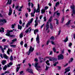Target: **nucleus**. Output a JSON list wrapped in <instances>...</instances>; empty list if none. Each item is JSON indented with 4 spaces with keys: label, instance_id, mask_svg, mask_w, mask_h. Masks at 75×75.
Listing matches in <instances>:
<instances>
[{
    "label": "nucleus",
    "instance_id": "f257e3e1",
    "mask_svg": "<svg viewBox=\"0 0 75 75\" xmlns=\"http://www.w3.org/2000/svg\"><path fill=\"white\" fill-rule=\"evenodd\" d=\"M12 32H13V30H7V32H6V35L12 38L14 37V35L10 34V33H12Z\"/></svg>",
    "mask_w": 75,
    "mask_h": 75
},
{
    "label": "nucleus",
    "instance_id": "f03ea898",
    "mask_svg": "<svg viewBox=\"0 0 75 75\" xmlns=\"http://www.w3.org/2000/svg\"><path fill=\"white\" fill-rule=\"evenodd\" d=\"M70 7L72 10V13L71 14V16H73V17H74L73 15L74 14H75V6H74V4H72V6H70Z\"/></svg>",
    "mask_w": 75,
    "mask_h": 75
},
{
    "label": "nucleus",
    "instance_id": "7ed1b4c3",
    "mask_svg": "<svg viewBox=\"0 0 75 75\" xmlns=\"http://www.w3.org/2000/svg\"><path fill=\"white\" fill-rule=\"evenodd\" d=\"M38 63L36 62L35 63V69L37 70V71H39L40 69H38V68H41V67L40 66H38Z\"/></svg>",
    "mask_w": 75,
    "mask_h": 75
},
{
    "label": "nucleus",
    "instance_id": "20e7f679",
    "mask_svg": "<svg viewBox=\"0 0 75 75\" xmlns=\"http://www.w3.org/2000/svg\"><path fill=\"white\" fill-rule=\"evenodd\" d=\"M34 50V48H32V47L30 46L29 51H28V55H30V54H31V52H33Z\"/></svg>",
    "mask_w": 75,
    "mask_h": 75
},
{
    "label": "nucleus",
    "instance_id": "39448f33",
    "mask_svg": "<svg viewBox=\"0 0 75 75\" xmlns=\"http://www.w3.org/2000/svg\"><path fill=\"white\" fill-rule=\"evenodd\" d=\"M49 61H57V59L55 57H49Z\"/></svg>",
    "mask_w": 75,
    "mask_h": 75
},
{
    "label": "nucleus",
    "instance_id": "423d86ee",
    "mask_svg": "<svg viewBox=\"0 0 75 75\" xmlns=\"http://www.w3.org/2000/svg\"><path fill=\"white\" fill-rule=\"evenodd\" d=\"M58 59L59 60V59H64V56H63V55H62V54H60L58 56Z\"/></svg>",
    "mask_w": 75,
    "mask_h": 75
},
{
    "label": "nucleus",
    "instance_id": "0eeeda50",
    "mask_svg": "<svg viewBox=\"0 0 75 75\" xmlns=\"http://www.w3.org/2000/svg\"><path fill=\"white\" fill-rule=\"evenodd\" d=\"M36 41L38 44H40V38H39V35H37V37L36 38Z\"/></svg>",
    "mask_w": 75,
    "mask_h": 75
},
{
    "label": "nucleus",
    "instance_id": "6e6552de",
    "mask_svg": "<svg viewBox=\"0 0 75 75\" xmlns=\"http://www.w3.org/2000/svg\"><path fill=\"white\" fill-rule=\"evenodd\" d=\"M12 14V10L11 9V8H9V13H8V16H11Z\"/></svg>",
    "mask_w": 75,
    "mask_h": 75
},
{
    "label": "nucleus",
    "instance_id": "1a4fd4ad",
    "mask_svg": "<svg viewBox=\"0 0 75 75\" xmlns=\"http://www.w3.org/2000/svg\"><path fill=\"white\" fill-rule=\"evenodd\" d=\"M26 71H28V72L30 73H33V70L32 69H28L26 70Z\"/></svg>",
    "mask_w": 75,
    "mask_h": 75
},
{
    "label": "nucleus",
    "instance_id": "9d476101",
    "mask_svg": "<svg viewBox=\"0 0 75 75\" xmlns=\"http://www.w3.org/2000/svg\"><path fill=\"white\" fill-rule=\"evenodd\" d=\"M13 65V62H10L8 63V64H7V65L8 66V67L9 68V67H10V66H11Z\"/></svg>",
    "mask_w": 75,
    "mask_h": 75
},
{
    "label": "nucleus",
    "instance_id": "9b49d317",
    "mask_svg": "<svg viewBox=\"0 0 75 75\" xmlns=\"http://www.w3.org/2000/svg\"><path fill=\"white\" fill-rule=\"evenodd\" d=\"M11 4V0H8V2L6 5H8V4Z\"/></svg>",
    "mask_w": 75,
    "mask_h": 75
},
{
    "label": "nucleus",
    "instance_id": "f8f14e48",
    "mask_svg": "<svg viewBox=\"0 0 75 75\" xmlns=\"http://www.w3.org/2000/svg\"><path fill=\"white\" fill-rule=\"evenodd\" d=\"M50 28L52 30L53 29H54V28H53V25L52 23H50Z\"/></svg>",
    "mask_w": 75,
    "mask_h": 75
},
{
    "label": "nucleus",
    "instance_id": "ddd939ff",
    "mask_svg": "<svg viewBox=\"0 0 75 75\" xmlns=\"http://www.w3.org/2000/svg\"><path fill=\"white\" fill-rule=\"evenodd\" d=\"M1 28L2 29V30L1 29H0V33H1V32H2V33H4V28L3 27H1Z\"/></svg>",
    "mask_w": 75,
    "mask_h": 75
},
{
    "label": "nucleus",
    "instance_id": "4468645a",
    "mask_svg": "<svg viewBox=\"0 0 75 75\" xmlns=\"http://www.w3.org/2000/svg\"><path fill=\"white\" fill-rule=\"evenodd\" d=\"M2 64L3 65H5V64L6 63V60H4L2 61V62H1Z\"/></svg>",
    "mask_w": 75,
    "mask_h": 75
},
{
    "label": "nucleus",
    "instance_id": "2eb2a0df",
    "mask_svg": "<svg viewBox=\"0 0 75 75\" xmlns=\"http://www.w3.org/2000/svg\"><path fill=\"white\" fill-rule=\"evenodd\" d=\"M18 30H21V29H22V26H20V24H18Z\"/></svg>",
    "mask_w": 75,
    "mask_h": 75
},
{
    "label": "nucleus",
    "instance_id": "dca6fc26",
    "mask_svg": "<svg viewBox=\"0 0 75 75\" xmlns=\"http://www.w3.org/2000/svg\"><path fill=\"white\" fill-rule=\"evenodd\" d=\"M20 68V67L17 66L16 69V72H18V71H19V69Z\"/></svg>",
    "mask_w": 75,
    "mask_h": 75
},
{
    "label": "nucleus",
    "instance_id": "f3484780",
    "mask_svg": "<svg viewBox=\"0 0 75 75\" xmlns=\"http://www.w3.org/2000/svg\"><path fill=\"white\" fill-rule=\"evenodd\" d=\"M35 27H36L37 25H38V22H37L36 21H35Z\"/></svg>",
    "mask_w": 75,
    "mask_h": 75
},
{
    "label": "nucleus",
    "instance_id": "a211bd4d",
    "mask_svg": "<svg viewBox=\"0 0 75 75\" xmlns=\"http://www.w3.org/2000/svg\"><path fill=\"white\" fill-rule=\"evenodd\" d=\"M3 57L5 59H7L8 58V56L6 55V54H3Z\"/></svg>",
    "mask_w": 75,
    "mask_h": 75
},
{
    "label": "nucleus",
    "instance_id": "6ab92c4d",
    "mask_svg": "<svg viewBox=\"0 0 75 75\" xmlns=\"http://www.w3.org/2000/svg\"><path fill=\"white\" fill-rule=\"evenodd\" d=\"M64 20H65V17L64 16H63L62 18V19H61L62 22H61V23H64Z\"/></svg>",
    "mask_w": 75,
    "mask_h": 75
},
{
    "label": "nucleus",
    "instance_id": "aec40b11",
    "mask_svg": "<svg viewBox=\"0 0 75 75\" xmlns=\"http://www.w3.org/2000/svg\"><path fill=\"white\" fill-rule=\"evenodd\" d=\"M19 37L20 38H23V33H21L19 35Z\"/></svg>",
    "mask_w": 75,
    "mask_h": 75
},
{
    "label": "nucleus",
    "instance_id": "412c9836",
    "mask_svg": "<svg viewBox=\"0 0 75 75\" xmlns=\"http://www.w3.org/2000/svg\"><path fill=\"white\" fill-rule=\"evenodd\" d=\"M49 27H50V25H48V24H46V30L47 31V30H48V29L49 28Z\"/></svg>",
    "mask_w": 75,
    "mask_h": 75
},
{
    "label": "nucleus",
    "instance_id": "4be33fe9",
    "mask_svg": "<svg viewBox=\"0 0 75 75\" xmlns=\"http://www.w3.org/2000/svg\"><path fill=\"white\" fill-rule=\"evenodd\" d=\"M68 41V37H67L65 40H64V42H66Z\"/></svg>",
    "mask_w": 75,
    "mask_h": 75
},
{
    "label": "nucleus",
    "instance_id": "5701e85b",
    "mask_svg": "<svg viewBox=\"0 0 75 75\" xmlns=\"http://www.w3.org/2000/svg\"><path fill=\"white\" fill-rule=\"evenodd\" d=\"M45 12V9H42L41 10V14H43V13H44Z\"/></svg>",
    "mask_w": 75,
    "mask_h": 75
},
{
    "label": "nucleus",
    "instance_id": "b1692460",
    "mask_svg": "<svg viewBox=\"0 0 75 75\" xmlns=\"http://www.w3.org/2000/svg\"><path fill=\"white\" fill-rule=\"evenodd\" d=\"M8 67V66L6 65H5L3 69V70H6L7 69V68Z\"/></svg>",
    "mask_w": 75,
    "mask_h": 75
},
{
    "label": "nucleus",
    "instance_id": "393cba45",
    "mask_svg": "<svg viewBox=\"0 0 75 75\" xmlns=\"http://www.w3.org/2000/svg\"><path fill=\"white\" fill-rule=\"evenodd\" d=\"M37 32H38V29H35L34 30V34H36V33H37Z\"/></svg>",
    "mask_w": 75,
    "mask_h": 75
},
{
    "label": "nucleus",
    "instance_id": "a878e982",
    "mask_svg": "<svg viewBox=\"0 0 75 75\" xmlns=\"http://www.w3.org/2000/svg\"><path fill=\"white\" fill-rule=\"evenodd\" d=\"M2 23H7V21L5 19H2L1 21Z\"/></svg>",
    "mask_w": 75,
    "mask_h": 75
},
{
    "label": "nucleus",
    "instance_id": "bb28decb",
    "mask_svg": "<svg viewBox=\"0 0 75 75\" xmlns=\"http://www.w3.org/2000/svg\"><path fill=\"white\" fill-rule=\"evenodd\" d=\"M40 13V8H38L36 11V13Z\"/></svg>",
    "mask_w": 75,
    "mask_h": 75
},
{
    "label": "nucleus",
    "instance_id": "cd10ccee",
    "mask_svg": "<svg viewBox=\"0 0 75 75\" xmlns=\"http://www.w3.org/2000/svg\"><path fill=\"white\" fill-rule=\"evenodd\" d=\"M52 16H51V17H50L48 21L51 22V21H52Z\"/></svg>",
    "mask_w": 75,
    "mask_h": 75
},
{
    "label": "nucleus",
    "instance_id": "c85d7f7f",
    "mask_svg": "<svg viewBox=\"0 0 75 75\" xmlns=\"http://www.w3.org/2000/svg\"><path fill=\"white\" fill-rule=\"evenodd\" d=\"M54 20H56V24L57 25H58L59 24V22H58V20L57 18L54 19Z\"/></svg>",
    "mask_w": 75,
    "mask_h": 75
},
{
    "label": "nucleus",
    "instance_id": "c756f323",
    "mask_svg": "<svg viewBox=\"0 0 75 75\" xmlns=\"http://www.w3.org/2000/svg\"><path fill=\"white\" fill-rule=\"evenodd\" d=\"M16 25V24L14 23V24H12L11 25V28H14V27Z\"/></svg>",
    "mask_w": 75,
    "mask_h": 75
},
{
    "label": "nucleus",
    "instance_id": "7c9ffc66",
    "mask_svg": "<svg viewBox=\"0 0 75 75\" xmlns=\"http://www.w3.org/2000/svg\"><path fill=\"white\" fill-rule=\"evenodd\" d=\"M58 64V62H55L54 63V64H53V65L54 67H55L57 65V64Z\"/></svg>",
    "mask_w": 75,
    "mask_h": 75
},
{
    "label": "nucleus",
    "instance_id": "2f4dec72",
    "mask_svg": "<svg viewBox=\"0 0 75 75\" xmlns=\"http://www.w3.org/2000/svg\"><path fill=\"white\" fill-rule=\"evenodd\" d=\"M72 45V43L71 42H70L69 43V44L68 45V46L69 47H70V48H71V47Z\"/></svg>",
    "mask_w": 75,
    "mask_h": 75
},
{
    "label": "nucleus",
    "instance_id": "473e14b6",
    "mask_svg": "<svg viewBox=\"0 0 75 75\" xmlns=\"http://www.w3.org/2000/svg\"><path fill=\"white\" fill-rule=\"evenodd\" d=\"M70 22H71V21H68L67 22V23H66V25H69V24H70Z\"/></svg>",
    "mask_w": 75,
    "mask_h": 75
},
{
    "label": "nucleus",
    "instance_id": "72a5a7b5",
    "mask_svg": "<svg viewBox=\"0 0 75 75\" xmlns=\"http://www.w3.org/2000/svg\"><path fill=\"white\" fill-rule=\"evenodd\" d=\"M59 2L58 1V2H57L56 3V4L55 5V7H57V6H58V5H59Z\"/></svg>",
    "mask_w": 75,
    "mask_h": 75
},
{
    "label": "nucleus",
    "instance_id": "f704fd0d",
    "mask_svg": "<svg viewBox=\"0 0 75 75\" xmlns=\"http://www.w3.org/2000/svg\"><path fill=\"white\" fill-rule=\"evenodd\" d=\"M50 39V40H55V38H54V37L52 36L51 37Z\"/></svg>",
    "mask_w": 75,
    "mask_h": 75
},
{
    "label": "nucleus",
    "instance_id": "c9c22d12",
    "mask_svg": "<svg viewBox=\"0 0 75 75\" xmlns=\"http://www.w3.org/2000/svg\"><path fill=\"white\" fill-rule=\"evenodd\" d=\"M10 59L11 61H13V56H11L10 57Z\"/></svg>",
    "mask_w": 75,
    "mask_h": 75
},
{
    "label": "nucleus",
    "instance_id": "e433bc0d",
    "mask_svg": "<svg viewBox=\"0 0 75 75\" xmlns=\"http://www.w3.org/2000/svg\"><path fill=\"white\" fill-rule=\"evenodd\" d=\"M7 53L9 55L10 54V48H8V50L7 51Z\"/></svg>",
    "mask_w": 75,
    "mask_h": 75
},
{
    "label": "nucleus",
    "instance_id": "4c0bfd02",
    "mask_svg": "<svg viewBox=\"0 0 75 75\" xmlns=\"http://www.w3.org/2000/svg\"><path fill=\"white\" fill-rule=\"evenodd\" d=\"M10 46L11 47H13V48H15L16 47V45H11Z\"/></svg>",
    "mask_w": 75,
    "mask_h": 75
},
{
    "label": "nucleus",
    "instance_id": "58836bf2",
    "mask_svg": "<svg viewBox=\"0 0 75 75\" xmlns=\"http://www.w3.org/2000/svg\"><path fill=\"white\" fill-rule=\"evenodd\" d=\"M17 39L16 38H15V39H13L12 40V42H16V41H17Z\"/></svg>",
    "mask_w": 75,
    "mask_h": 75
},
{
    "label": "nucleus",
    "instance_id": "ea45409f",
    "mask_svg": "<svg viewBox=\"0 0 75 75\" xmlns=\"http://www.w3.org/2000/svg\"><path fill=\"white\" fill-rule=\"evenodd\" d=\"M65 71L68 72H69V71H70V69H65Z\"/></svg>",
    "mask_w": 75,
    "mask_h": 75
},
{
    "label": "nucleus",
    "instance_id": "a19ab883",
    "mask_svg": "<svg viewBox=\"0 0 75 75\" xmlns=\"http://www.w3.org/2000/svg\"><path fill=\"white\" fill-rule=\"evenodd\" d=\"M53 50L54 52H56V49H55V48L54 47L53 48Z\"/></svg>",
    "mask_w": 75,
    "mask_h": 75
},
{
    "label": "nucleus",
    "instance_id": "79ce46f5",
    "mask_svg": "<svg viewBox=\"0 0 75 75\" xmlns=\"http://www.w3.org/2000/svg\"><path fill=\"white\" fill-rule=\"evenodd\" d=\"M74 60V59H73V58H71V61H69V63H70V62H72V61H73V60Z\"/></svg>",
    "mask_w": 75,
    "mask_h": 75
},
{
    "label": "nucleus",
    "instance_id": "37998d69",
    "mask_svg": "<svg viewBox=\"0 0 75 75\" xmlns=\"http://www.w3.org/2000/svg\"><path fill=\"white\" fill-rule=\"evenodd\" d=\"M4 73L5 74H9L10 73V72L9 71H5Z\"/></svg>",
    "mask_w": 75,
    "mask_h": 75
},
{
    "label": "nucleus",
    "instance_id": "c03bdc74",
    "mask_svg": "<svg viewBox=\"0 0 75 75\" xmlns=\"http://www.w3.org/2000/svg\"><path fill=\"white\" fill-rule=\"evenodd\" d=\"M44 21H47V18L45 16L44 17Z\"/></svg>",
    "mask_w": 75,
    "mask_h": 75
},
{
    "label": "nucleus",
    "instance_id": "a18cd8bd",
    "mask_svg": "<svg viewBox=\"0 0 75 75\" xmlns=\"http://www.w3.org/2000/svg\"><path fill=\"white\" fill-rule=\"evenodd\" d=\"M46 67L45 69L46 71H47L48 69H49V67H47V66H46Z\"/></svg>",
    "mask_w": 75,
    "mask_h": 75
},
{
    "label": "nucleus",
    "instance_id": "49530a36",
    "mask_svg": "<svg viewBox=\"0 0 75 75\" xmlns=\"http://www.w3.org/2000/svg\"><path fill=\"white\" fill-rule=\"evenodd\" d=\"M48 6H46L45 7L44 9L45 10H47V9H48Z\"/></svg>",
    "mask_w": 75,
    "mask_h": 75
},
{
    "label": "nucleus",
    "instance_id": "de8ad7c7",
    "mask_svg": "<svg viewBox=\"0 0 75 75\" xmlns=\"http://www.w3.org/2000/svg\"><path fill=\"white\" fill-rule=\"evenodd\" d=\"M57 16H60V13H59L58 12H57L56 13Z\"/></svg>",
    "mask_w": 75,
    "mask_h": 75
},
{
    "label": "nucleus",
    "instance_id": "09e8293b",
    "mask_svg": "<svg viewBox=\"0 0 75 75\" xmlns=\"http://www.w3.org/2000/svg\"><path fill=\"white\" fill-rule=\"evenodd\" d=\"M19 23L20 24H22V21H21V19L19 20Z\"/></svg>",
    "mask_w": 75,
    "mask_h": 75
},
{
    "label": "nucleus",
    "instance_id": "8fccbe9b",
    "mask_svg": "<svg viewBox=\"0 0 75 75\" xmlns=\"http://www.w3.org/2000/svg\"><path fill=\"white\" fill-rule=\"evenodd\" d=\"M33 20H34V19L33 18H32L30 20V22L31 23H32L33 22Z\"/></svg>",
    "mask_w": 75,
    "mask_h": 75
},
{
    "label": "nucleus",
    "instance_id": "3c124183",
    "mask_svg": "<svg viewBox=\"0 0 75 75\" xmlns=\"http://www.w3.org/2000/svg\"><path fill=\"white\" fill-rule=\"evenodd\" d=\"M1 51L3 53H4V50L3 48H1Z\"/></svg>",
    "mask_w": 75,
    "mask_h": 75
},
{
    "label": "nucleus",
    "instance_id": "603ef678",
    "mask_svg": "<svg viewBox=\"0 0 75 75\" xmlns=\"http://www.w3.org/2000/svg\"><path fill=\"white\" fill-rule=\"evenodd\" d=\"M31 17H34V14H33V13L32 12L31 13Z\"/></svg>",
    "mask_w": 75,
    "mask_h": 75
},
{
    "label": "nucleus",
    "instance_id": "864d4df0",
    "mask_svg": "<svg viewBox=\"0 0 75 75\" xmlns=\"http://www.w3.org/2000/svg\"><path fill=\"white\" fill-rule=\"evenodd\" d=\"M57 67H58L59 70H60L61 69V66H57Z\"/></svg>",
    "mask_w": 75,
    "mask_h": 75
},
{
    "label": "nucleus",
    "instance_id": "5fc2aeb1",
    "mask_svg": "<svg viewBox=\"0 0 75 75\" xmlns=\"http://www.w3.org/2000/svg\"><path fill=\"white\" fill-rule=\"evenodd\" d=\"M25 32L26 33H28L29 32V30H28V29H27L25 31Z\"/></svg>",
    "mask_w": 75,
    "mask_h": 75
},
{
    "label": "nucleus",
    "instance_id": "6e6d98bb",
    "mask_svg": "<svg viewBox=\"0 0 75 75\" xmlns=\"http://www.w3.org/2000/svg\"><path fill=\"white\" fill-rule=\"evenodd\" d=\"M52 55V51H51L50 52V54H49L50 55Z\"/></svg>",
    "mask_w": 75,
    "mask_h": 75
},
{
    "label": "nucleus",
    "instance_id": "4d7b16f0",
    "mask_svg": "<svg viewBox=\"0 0 75 75\" xmlns=\"http://www.w3.org/2000/svg\"><path fill=\"white\" fill-rule=\"evenodd\" d=\"M25 15L26 17L27 18L28 17V13H25Z\"/></svg>",
    "mask_w": 75,
    "mask_h": 75
},
{
    "label": "nucleus",
    "instance_id": "13d9d810",
    "mask_svg": "<svg viewBox=\"0 0 75 75\" xmlns=\"http://www.w3.org/2000/svg\"><path fill=\"white\" fill-rule=\"evenodd\" d=\"M6 39H4L2 40V42H6Z\"/></svg>",
    "mask_w": 75,
    "mask_h": 75
},
{
    "label": "nucleus",
    "instance_id": "bf43d9fd",
    "mask_svg": "<svg viewBox=\"0 0 75 75\" xmlns=\"http://www.w3.org/2000/svg\"><path fill=\"white\" fill-rule=\"evenodd\" d=\"M24 46L25 47V48H27V44H25L24 45Z\"/></svg>",
    "mask_w": 75,
    "mask_h": 75
},
{
    "label": "nucleus",
    "instance_id": "052dcab7",
    "mask_svg": "<svg viewBox=\"0 0 75 75\" xmlns=\"http://www.w3.org/2000/svg\"><path fill=\"white\" fill-rule=\"evenodd\" d=\"M49 42H50V40H48L47 41V45H48V44H49Z\"/></svg>",
    "mask_w": 75,
    "mask_h": 75
},
{
    "label": "nucleus",
    "instance_id": "680f3d73",
    "mask_svg": "<svg viewBox=\"0 0 75 75\" xmlns=\"http://www.w3.org/2000/svg\"><path fill=\"white\" fill-rule=\"evenodd\" d=\"M28 6L29 7H30V6H31V2H29L28 3Z\"/></svg>",
    "mask_w": 75,
    "mask_h": 75
},
{
    "label": "nucleus",
    "instance_id": "e2e57ef3",
    "mask_svg": "<svg viewBox=\"0 0 75 75\" xmlns=\"http://www.w3.org/2000/svg\"><path fill=\"white\" fill-rule=\"evenodd\" d=\"M31 8H33L34 6V4L32 3H31Z\"/></svg>",
    "mask_w": 75,
    "mask_h": 75
},
{
    "label": "nucleus",
    "instance_id": "0e129e2a",
    "mask_svg": "<svg viewBox=\"0 0 75 75\" xmlns=\"http://www.w3.org/2000/svg\"><path fill=\"white\" fill-rule=\"evenodd\" d=\"M4 47H5L6 48H8V45H5Z\"/></svg>",
    "mask_w": 75,
    "mask_h": 75
},
{
    "label": "nucleus",
    "instance_id": "69168bd1",
    "mask_svg": "<svg viewBox=\"0 0 75 75\" xmlns=\"http://www.w3.org/2000/svg\"><path fill=\"white\" fill-rule=\"evenodd\" d=\"M31 23H30V22H29L27 23V24L28 25H30V24H31Z\"/></svg>",
    "mask_w": 75,
    "mask_h": 75
},
{
    "label": "nucleus",
    "instance_id": "338daca9",
    "mask_svg": "<svg viewBox=\"0 0 75 75\" xmlns=\"http://www.w3.org/2000/svg\"><path fill=\"white\" fill-rule=\"evenodd\" d=\"M35 62H37L38 61V59L37 58L35 59Z\"/></svg>",
    "mask_w": 75,
    "mask_h": 75
},
{
    "label": "nucleus",
    "instance_id": "774afa93",
    "mask_svg": "<svg viewBox=\"0 0 75 75\" xmlns=\"http://www.w3.org/2000/svg\"><path fill=\"white\" fill-rule=\"evenodd\" d=\"M27 9L28 10L29 12H30L31 11V9L30 8H27Z\"/></svg>",
    "mask_w": 75,
    "mask_h": 75
}]
</instances>
